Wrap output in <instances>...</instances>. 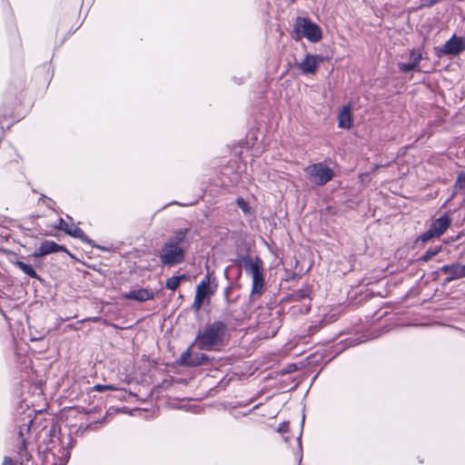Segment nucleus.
I'll return each mask as SVG.
<instances>
[{"instance_id":"nucleus-1","label":"nucleus","mask_w":465,"mask_h":465,"mask_svg":"<svg viewBox=\"0 0 465 465\" xmlns=\"http://www.w3.org/2000/svg\"><path fill=\"white\" fill-rule=\"evenodd\" d=\"M183 237L184 233L181 232L175 238L164 243L160 252V260L163 264L173 266L183 261L185 252Z\"/></svg>"},{"instance_id":"nucleus-2","label":"nucleus","mask_w":465,"mask_h":465,"mask_svg":"<svg viewBox=\"0 0 465 465\" xmlns=\"http://www.w3.org/2000/svg\"><path fill=\"white\" fill-rule=\"evenodd\" d=\"M292 37L295 40L306 38L312 43H318L322 38L321 27L310 19L298 17L293 25Z\"/></svg>"},{"instance_id":"nucleus-3","label":"nucleus","mask_w":465,"mask_h":465,"mask_svg":"<svg viewBox=\"0 0 465 465\" xmlns=\"http://www.w3.org/2000/svg\"><path fill=\"white\" fill-rule=\"evenodd\" d=\"M223 331V325L221 322H215L207 327L197 337V344L202 350H211L215 345L219 344L222 340Z\"/></svg>"},{"instance_id":"nucleus-4","label":"nucleus","mask_w":465,"mask_h":465,"mask_svg":"<svg viewBox=\"0 0 465 465\" xmlns=\"http://www.w3.org/2000/svg\"><path fill=\"white\" fill-rule=\"evenodd\" d=\"M304 172L308 180L316 185H323L334 176L332 169L322 163L310 164Z\"/></svg>"},{"instance_id":"nucleus-5","label":"nucleus","mask_w":465,"mask_h":465,"mask_svg":"<svg viewBox=\"0 0 465 465\" xmlns=\"http://www.w3.org/2000/svg\"><path fill=\"white\" fill-rule=\"evenodd\" d=\"M246 272L252 280V292H260L263 287L262 263L258 258L249 259L245 264Z\"/></svg>"},{"instance_id":"nucleus-6","label":"nucleus","mask_w":465,"mask_h":465,"mask_svg":"<svg viewBox=\"0 0 465 465\" xmlns=\"http://www.w3.org/2000/svg\"><path fill=\"white\" fill-rule=\"evenodd\" d=\"M465 50V38L453 35L444 45L436 47L435 51L438 56L441 55H458Z\"/></svg>"},{"instance_id":"nucleus-7","label":"nucleus","mask_w":465,"mask_h":465,"mask_svg":"<svg viewBox=\"0 0 465 465\" xmlns=\"http://www.w3.org/2000/svg\"><path fill=\"white\" fill-rule=\"evenodd\" d=\"M450 223L451 220L449 216L443 215L440 217L439 219L435 220L430 225V229L422 234L421 240L426 242L433 237L440 236L449 228Z\"/></svg>"},{"instance_id":"nucleus-8","label":"nucleus","mask_w":465,"mask_h":465,"mask_svg":"<svg viewBox=\"0 0 465 465\" xmlns=\"http://www.w3.org/2000/svg\"><path fill=\"white\" fill-rule=\"evenodd\" d=\"M324 62L321 55L307 54L304 58L297 63V67L304 74H315L319 65Z\"/></svg>"},{"instance_id":"nucleus-9","label":"nucleus","mask_w":465,"mask_h":465,"mask_svg":"<svg viewBox=\"0 0 465 465\" xmlns=\"http://www.w3.org/2000/svg\"><path fill=\"white\" fill-rule=\"evenodd\" d=\"M214 290L215 287L211 284L209 279L202 281L197 286L193 308L198 311L203 301L209 298L214 292Z\"/></svg>"},{"instance_id":"nucleus-10","label":"nucleus","mask_w":465,"mask_h":465,"mask_svg":"<svg viewBox=\"0 0 465 465\" xmlns=\"http://www.w3.org/2000/svg\"><path fill=\"white\" fill-rule=\"evenodd\" d=\"M56 228L64 231L67 234L81 239L83 242H86L88 243H91V241L88 240V238L85 236L84 232L76 225L74 224H69L67 222H65L63 219H59L58 224L55 226Z\"/></svg>"},{"instance_id":"nucleus-11","label":"nucleus","mask_w":465,"mask_h":465,"mask_svg":"<svg viewBox=\"0 0 465 465\" xmlns=\"http://www.w3.org/2000/svg\"><path fill=\"white\" fill-rule=\"evenodd\" d=\"M58 252H66V249L64 246L55 243L54 241H45L40 244L39 248L32 254V256L38 258Z\"/></svg>"},{"instance_id":"nucleus-12","label":"nucleus","mask_w":465,"mask_h":465,"mask_svg":"<svg viewBox=\"0 0 465 465\" xmlns=\"http://www.w3.org/2000/svg\"><path fill=\"white\" fill-rule=\"evenodd\" d=\"M123 297L125 299H131L137 302H145L148 300H152L154 297V292L151 289L141 288L131 290L130 292L124 293Z\"/></svg>"},{"instance_id":"nucleus-13","label":"nucleus","mask_w":465,"mask_h":465,"mask_svg":"<svg viewBox=\"0 0 465 465\" xmlns=\"http://www.w3.org/2000/svg\"><path fill=\"white\" fill-rule=\"evenodd\" d=\"M421 60V53L417 50H411L408 63H399L398 66L402 72H410L414 70Z\"/></svg>"},{"instance_id":"nucleus-14","label":"nucleus","mask_w":465,"mask_h":465,"mask_svg":"<svg viewBox=\"0 0 465 465\" xmlns=\"http://www.w3.org/2000/svg\"><path fill=\"white\" fill-rule=\"evenodd\" d=\"M352 125L351 109L350 105L342 107L338 115V126L350 129Z\"/></svg>"},{"instance_id":"nucleus-15","label":"nucleus","mask_w":465,"mask_h":465,"mask_svg":"<svg viewBox=\"0 0 465 465\" xmlns=\"http://www.w3.org/2000/svg\"><path fill=\"white\" fill-rule=\"evenodd\" d=\"M441 270L450 275L448 281L465 277V264H453L450 266L447 265L443 266Z\"/></svg>"},{"instance_id":"nucleus-16","label":"nucleus","mask_w":465,"mask_h":465,"mask_svg":"<svg viewBox=\"0 0 465 465\" xmlns=\"http://www.w3.org/2000/svg\"><path fill=\"white\" fill-rule=\"evenodd\" d=\"M191 354L192 353L189 350L186 352H184L181 358L182 362L184 364L197 365V364H201L203 361V360L205 359L203 354H200V355H197L196 359L192 360V359H190Z\"/></svg>"},{"instance_id":"nucleus-17","label":"nucleus","mask_w":465,"mask_h":465,"mask_svg":"<svg viewBox=\"0 0 465 465\" xmlns=\"http://www.w3.org/2000/svg\"><path fill=\"white\" fill-rule=\"evenodd\" d=\"M15 265L30 277L35 278L37 276L35 271L28 264L22 262H16Z\"/></svg>"},{"instance_id":"nucleus-18","label":"nucleus","mask_w":465,"mask_h":465,"mask_svg":"<svg viewBox=\"0 0 465 465\" xmlns=\"http://www.w3.org/2000/svg\"><path fill=\"white\" fill-rule=\"evenodd\" d=\"M182 279H183V276H173L169 278L166 282V287L173 291L176 290Z\"/></svg>"},{"instance_id":"nucleus-19","label":"nucleus","mask_w":465,"mask_h":465,"mask_svg":"<svg viewBox=\"0 0 465 465\" xmlns=\"http://www.w3.org/2000/svg\"><path fill=\"white\" fill-rule=\"evenodd\" d=\"M237 204L244 213H247V211H248L247 204H246V203L244 202L243 199H238L237 200Z\"/></svg>"},{"instance_id":"nucleus-20","label":"nucleus","mask_w":465,"mask_h":465,"mask_svg":"<svg viewBox=\"0 0 465 465\" xmlns=\"http://www.w3.org/2000/svg\"><path fill=\"white\" fill-rule=\"evenodd\" d=\"M113 388L111 386H104V385H96L95 390L98 391H103L105 390H112Z\"/></svg>"},{"instance_id":"nucleus-21","label":"nucleus","mask_w":465,"mask_h":465,"mask_svg":"<svg viewBox=\"0 0 465 465\" xmlns=\"http://www.w3.org/2000/svg\"><path fill=\"white\" fill-rule=\"evenodd\" d=\"M438 0H421L422 5L425 6H430L434 5Z\"/></svg>"},{"instance_id":"nucleus-22","label":"nucleus","mask_w":465,"mask_h":465,"mask_svg":"<svg viewBox=\"0 0 465 465\" xmlns=\"http://www.w3.org/2000/svg\"><path fill=\"white\" fill-rule=\"evenodd\" d=\"M287 430V424L286 423H282L279 429H278V431L279 432H285Z\"/></svg>"},{"instance_id":"nucleus-23","label":"nucleus","mask_w":465,"mask_h":465,"mask_svg":"<svg viewBox=\"0 0 465 465\" xmlns=\"http://www.w3.org/2000/svg\"><path fill=\"white\" fill-rule=\"evenodd\" d=\"M436 252H433V253H430V252H427L424 256H423V260L424 261H428L430 257H432L433 255H435Z\"/></svg>"}]
</instances>
